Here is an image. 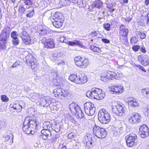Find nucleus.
I'll return each mask as SVG.
<instances>
[{"label":"nucleus","mask_w":149,"mask_h":149,"mask_svg":"<svg viewBox=\"0 0 149 149\" xmlns=\"http://www.w3.org/2000/svg\"><path fill=\"white\" fill-rule=\"evenodd\" d=\"M38 125L36 120H30L26 118L23 123L22 130L25 134H33L38 129Z\"/></svg>","instance_id":"f257e3e1"},{"label":"nucleus","mask_w":149,"mask_h":149,"mask_svg":"<svg viewBox=\"0 0 149 149\" xmlns=\"http://www.w3.org/2000/svg\"><path fill=\"white\" fill-rule=\"evenodd\" d=\"M12 29L9 27L6 26L1 31L0 35V48L4 49L9 37L10 32Z\"/></svg>","instance_id":"f03ea898"},{"label":"nucleus","mask_w":149,"mask_h":149,"mask_svg":"<svg viewBox=\"0 0 149 149\" xmlns=\"http://www.w3.org/2000/svg\"><path fill=\"white\" fill-rule=\"evenodd\" d=\"M68 79L72 82L80 84H84L87 81V77L81 73L71 74Z\"/></svg>","instance_id":"7ed1b4c3"},{"label":"nucleus","mask_w":149,"mask_h":149,"mask_svg":"<svg viewBox=\"0 0 149 149\" xmlns=\"http://www.w3.org/2000/svg\"><path fill=\"white\" fill-rule=\"evenodd\" d=\"M86 95L91 99L97 100H101L105 96L101 90L96 88H92L91 91H88L86 93Z\"/></svg>","instance_id":"20e7f679"},{"label":"nucleus","mask_w":149,"mask_h":149,"mask_svg":"<svg viewBox=\"0 0 149 149\" xmlns=\"http://www.w3.org/2000/svg\"><path fill=\"white\" fill-rule=\"evenodd\" d=\"M69 107L72 113L75 115L77 118L80 119L84 118V113L77 104L72 103L69 105Z\"/></svg>","instance_id":"39448f33"},{"label":"nucleus","mask_w":149,"mask_h":149,"mask_svg":"<svg viewBox=\"0 0 149 149\" xmlns=\"http://www.w3.org/2000/svg\"><path fill=\"white\" fill-rule=\"evenodd\" d=\"M98 119L101 123H108L110 121V115L105 109L100 110L98 112Z\"/></svg>","instance_id":"423d86ee"},{"label":"nucleus","mask_w":149,"mask_h":149,"mask_svg":"<svg viewBox=\"0 0 149 149\" xmlns=\"http://www.w3.org/2000/svg\"><path fill=\"white\" fill-rule=\"evenodd\" d=\"M74 61L75 65L80 68H86L89 65V62L88 58L82 57L80 56L75 57Z\"/></svg>","instance_id":"0eeeda50"},{"label":"nucleus","mask_w":149,"mask_h":149,"mask_svg":"<svg viewBox=\"0 0 149 149\" xmlns=\"http://www.w3.org/2000/svg\"><path fill=\"white\" fill-rule=\"evenodd\" d=\"M111 111L113 113L119 116H122L125 113V108L124 106L117 103L114 105H112Z\"/></svg>","instance_id":"6e6552de"},{"label":"nucleus","mask_w":149,"mask_h":149,"mask_svg":"<svg viewBox=\"0 0 149 149\" xmlns=\"http://www.w3.org/2000/svg\"><path fill=\"white\" fill-rule=\"evenodd\" d=\"M84 108L86 113L89 116L93 115L95 112L96 109L94 105L90 102H87L84 104Z\"/></svg>","instance_id":"1a4fd4ad"},{"label":"nucleus","mask_w":149,"mask_h":149,"mask_svg":"<svg viewBox=\"0 0 149 149\" xmlns=\"http://www.w3.org/2000/svg\"><path fill=\"white\" fill-rule=\"evenodd\" d=\"M93 131L94 134L99 138L105 137L107 134L106 131L104 129L96 126L93 127Z\"/></svg>","instance_id":"9d476101"},{"label":"nucleus","mask_w":149,"mask_h":149,"mask_svg":"<svg viewBox=\"0 0 149 149\" xmlns=\"http://www.w3.org/2000/svg\"><path fill=\"white\" fill-rule=\"evenodd\" d=\"M137 138L136 135L134 133L131 134L126 136L125 139L127 146L129 147L132 146L137 142Z\"/></svg>","instance_id":"9b49d317"},{"label":"nucleus","mask_w":149,"mask_h":149,"mask_svg":"<svg viewBox=\"0 0 149 149\" xmlns=\"http://www.w3.org/2000/svg\"><path fill=\"white\" fill-rule=\"evenodd\" d=\"M122 76V74L118 73L116 74L113 72H111L110 73H107L106 76L101 77L100 80L105 82L106 79H119V78H120Z\"/></svg>","instance_id":"f8f14e48"},{"label":"nucleus","mask_w":149,"mask_h":149,"mask_svg":"<svg viewBox=\"0 0 149 149\" xmlns=\"http://www.w3.org/2000/svg\"><path fill=\"white\" fill-rule=\"evenodd\" d=\"M26 63L29 65H31V68L34 69L37 67V64L36 58L31 54H28L25 57Z\"/></svg>","instance_id":"ddd939ff"},{"label":"nucleus","mask_w":149,"mask_h":149,"mask_svg":"<svg viewBox=\"0 0 149 149\" xmlns=\"http://www.w3.org/2000/svg\"><path fill=\"white\" fill-rule=\"evenodd\" d=\"M19 35L24 44L26 45L31 44V38L26 31L23 30L19 34Z\"/></svg>","instance_id":"4468645a"},{"label":"nucleus","mask_w":149,"mask_h":149,"mask_svg":"<svg viewBox=\"0 0 149 149\" xmlns=\"http://www.w3.org/2000/svg\"><path fill=\"white\" fill-rule=\"evenodd\" d=\"M128 118L130 123L134 124L139 123L141 121V117L138 113H133L129 115Z\"/></svg>","instance_id":"2eb2a0df"},{"label":"nucleus","mask_w":149,"mask_h":149,"mask_svg":"<svg viewBox=\"0 0 149 149\" xmlns=\"http://www.w3.org/2000/svg\"><path fill=\"white\" fill-rule=\"evenodd\" d=\"M139 134L142 138H145L149 135V129L145 124L141 126L139 128Z\"/></svg>","instance_id":"dca6fc26"},{"label":"nucleus","mask_w":149,"mask_h":149,"mask_svg":"<svg viewBox=\"0 0 149 149\" xmlns=\"http://www.w3.org/2000/svg\"><path fill=\"white\" fill-rule=\"evenodd\" d=\"M42 42L44 44V47L47 48H53L55 47L54 40L52 39L46 40L45 38H43Z\"/></svg>","instance_id":"f3484780"},{"label":"nucleus","mask_w":149,"mask_h":149,"mask_svg":"<svg viewBox=\"0 0 149 149\" xmlns=\"http://www.w3.org/2000/svg\"><path fill=\"white\" fill-rule=\"evenodd\" d=\"M139 61L144 66H147L149 65V58L146 54L139 55L138 58Z\"/></svg>","instance_id":"a211bd4d"},{"label":"nucleus","mask_w":149,"mask_h":149,"mask_svg":"<svg viewBox=\"0 0 149 149\" xmlns=\"http://www.w3.org/2000/svg\"><path fill=\"white\" fill-rule=\"evenodd\" d=\"M109 90L115 94H119L123 92V87L121 85H116L111 87Z\"/></svg>","instance_id":"6ab92c4d"},{"label":"nucleus","mask_w":149,"mask_h":149,"mask_svg":"<svg viewBox=\"0 0 149 149\" xmlns=\"http://www.w3.org/2000/svg\"><path fill=\"white\" fill-rule=\"evenodd\" d=\"M4 141L6 142L8 145H11L13 142V136L11 133L9 132L5 134L3 137Z\"/></svg>","instance_id":"aec40b11"},{"label":"nucleus","mask_w":149,"mask_h":149,"mask_svg":"<svg viewBox=\"0 0 149 149\" xmlns=\"http://www.w3.org/2000/svg\"><path fill=\"white\" fill-rule=\"evenodd\" d=\"M18 34L16 31H13L10 34V36L12 39V41L14 45H17L19 44V41L18 38Z\"/></svg>","instance_id":"412c9836"},{"label":"nucleus","mask_w":149,"mask_h":149,"mask_svg":"<svg viewBox=\"0 0 149 149\" xmlns=\"http://www.w3.org/2000/svg\"><path fill=\"white\" fill-rule=\"evenodd\" d=\"M51 131L48 130H42L41 131V132L42 134L41 137L42 139L46 140L49 139V137H50L52 135Z\"/></svg>","instance_id":"4be33fe9"},{"label":"nucleus","mask_w":149,"mask_h":149,"mask_svg":"<svg viewBox=\"0 0 149 149\" xmlns=\"http://www.w3.org/2000/svg\"><path fill=\"white\" fill-rule=\"evenodd\" d=\"M129 31V30L126 28L123 24L121 25L119 28V33L122 36H128Z\"/></svg>","instance_id":"5701e85b"},{"label":"nucleus","mask_w":149,"mask_h":149,"mask_svg":"<svg viewBox=\"0 0 149 149\" xmlns=\"http://www.w3.org/2000/svg\"><path fill=\"white\" fill-rule=\"evenodd\" d=\"M50 103L51 101L50 99L45 96L41 98V101L40 102V104L41 107H47Z\"/></svg>","instance_id":"b1692460"},{"label":"nucleus","mask_w":149,"mask_h":149,"mask_svg":"<svg viewBox=\"0 0 149 149\" xmlns=\"http://www.w3.org/2000/svg\"><path fill=\"white\" fill-rule=\"evenodd\" d=\"M54 21H63V18L62 14L58 12H56L53 16Z\"/></svg>","instance_id":"393cba45"},{"label":"nucleus","mask_w":149,"mask_h":149,"mask_svg":"<svg viewBox=\"0 0 149 149\" xmlns=\"http://www.w3.org/2000/svg\"><path fill=\"white\" fill-rule=\"evenodd\" d=\"M87 140L86 142V147L87 148H89L93 146V141L91 135H89L86 136Z\"/></svg>","instance_id":"a878e982"},{"label":"nucleus","mask_w":149,"mask_h":149,"mask_svg":"<svg viewBox=\"0 0 149 149\" xmlns=\"http://www.w3.org/2000/svg\"><path fill=\"white\" fill-rule=\"evenodd\" d=\"M78 1V0H68L67 1L66 0H61L60 3H61L62 5L65 6L70 5L71 2L74 3H77Z\"/></svg>","instance_id":"bb28decb"},{"label":"nucleus","mask_w":149,"mask_h":149,"mask_svg":"<svg viewBox=\"0 0 149 149\" xmlns=\"http://www.w3.org/2000/svg\"><path fill=\"white\" fill-rule=\"evenodd\" d=\"M12 108L15 110L17 112H20L21 111L22 109L24 107L19 103H15L13 104Z\"/></svg>","instance_id":"cd10ccee"},{"label":"nucleus","mask_w":149,"mask_h":149,"mask_svg":"<svg viewBox=\"0 0 149 149\" xmlns=\"http://www.w3.org/2000/svg\"><path fill=\"white\" fill-rule=\"evenodd\" d=\"M103 3L100 0H97L94 1L92 6L98 8H101L102 6Z\"/></svg>","instance_id":"c85d7f7f"},{"label":"nucleus","mask_w":149,"mask_h":149,"mask_svg":"<svg viewBox=\"0 0 149 149\" xmlns=\"http://www.w3.org/2000/svg\"><path fill=\"white\" fill-rule=\"evenodd\" d=\"M128 103L129 105L134 107H138L139 105V103L135 99H130Z\"/></svg>","instance_id":"c756f323"},{"label":"nucleus","mask_w":149,"mask_h":149,"mask_svg":"<svg viewBox=\"0 0 149 149\" xmlns=\"http://www.w3.org/2000/svg\"><path fill=\"white\" fill-rule=\"evenodd\" d=\"M61 89H55L54 91L53 94L55 97H61Z\"/></svg>","instance_id":"7c9ffc66"},{"label":"nucleus","mask_w":149,"mask_h":149,"mask_svg":"<svg viewBox=\"0 0 149 149\" xmlns=\"http://www.w3.org/2000/svg\"><path fill=\"white\" fill-rule=\"evenodd\" d=\"M43 130H51L52 129L51 124L49 122H45L42 125Z\"/></svg>","instance_id":"2f4dec72"},{"label":"nucleus","mask_w":149,"mask_h":149,"mask_svg":"<svg viewBox=\"0 0 149 149\" xmlns=\"http://www.w3.org/2000/svg\"><path fill=\"white\" fill-rule=\"evenodd\" d=\"M63 21H54L52 22L53 25L56 28H60L63 24Z\"/></svg>","instance_id":"473e14b6"},{"label":"nucleus","mask_w":149,"mask_h":149,"mask_svg":"<svg viewBox=\"0 0 149 149\" xmlns=\"http://www.w3.org/2000/svg\"><path fill=\"white\" fill-rule=\"evenodd\" d=\"M141 92L142 95L146 97L149 95V88H146L142 89Z\"/></svg>","instance_id":"72a5a7b5"},{"label":"nucleus","mask_w":149,"mask_h":149,"mask_svg":"<svg viewBox=\"0 0 149 149\" xmlns=\"http://www.w3.org/2000/svg\"><path fill=\"white\" fill-rule=\"evenodd\" d=\"M62 55V53L61 52L54 53L52 54L53 58L54 60H56L58 58L60 57Z\"/></svg>","instance_id":"f704fd0d"},{"label":"nucleus","mask_w":149,"mask_h":149,"mask_svg":"<svg viewBox=\"0 0 149 149\" xmlns=\"http://www.w3.org/2000/svg\"><path fill=\"white\" fill-rule=\"evenodd\" d=\"M40 94L36 93H31L30 95V97L31 98L34 100H37L39 97Z\"/></svg>","instance_id":"c9c22d12"},{"label":"nucleus","mask_w":149,"mask_h":149,"mask_svg":"<svg viewBox=\"0 0 149 149\" xmlns=\"http://www.w3.org/2000/svg\"><path fill=\"white\" fill-rule=\"evenodd\" d=\"M25 9L23 4L19 5V11L20 13L24 14Z\"/></svg>","instance_id":"e433bc0d"},{"label":"nucleus","mask_w":149,"mask_h":149,"mask_svg":"<svg viewBox=\"0 0 149 149\" xmlns=\"http://www.w3.org/2000/svg\"><path fill=\"white\" fill-rule=\"evenodd\" d=\"M138 41V38L135 36L132 37L130 39V43L132 45L135 44Z\"/></svg>","instance_id":"4c0bfd02"},{"label":"nucleus","mask_w":149,"mask_h":149,"mask_svg":"<svg viewBox=\"0 0 149 149\" xmlns=\"http://www.w3.org/2000/svg\"><path fill=\"white\" fill-rule=\"evenodd\" d=\"M59 137V135L58 134L55 135L54 137H53L51 139H48L49 140V142L50 143H55L57 139Z\"/></svg>","instance_id":"58836bf2"},{"label":"nucleus","mask_w":149,"mask_h":149,"mask_svg":"<svg viewBox=\"0 0 149 149\" xmlns=\"http://www.w3.org/2000/svg\"><path fill=\"white\" fill-rule=\"evenodd\" d=\"M22 1L24 4L26 6H31L33 4V2L31 0H22Z\"/></svg>","instance_id":"ea45409f"},{"label":"nucleus","mask_w":149,"mask_h":149,"mask_svg":"<svg viewBox=\"0 0 149 149\" xmlns=\"http://www.w3.org/2000/svg\"><path fill=\"white\" fill-rule=\"evenodd\" d=\"M69 91L68 90H62V92H61V97H66L68 96L69 94Z\"/></svg>","instance_id":"a19ab883"},{"label":"nucleus","mask_w":149,"mask_h":149,"mask_svg":"<svg viewBox=\"0 0 149 149\" xmlns=\"http://www.w3.org/2000/svg\"><path fill=\"white\" fill-rule=\"evenodd\" d=\"M136 34L139 35L141 39H144L146 37V35L145 33L141 32L140 31H137L136 32Z\"/></svg>","instance_id":"79ce46f5"},{"label":"nucleus","mask_w":149,"mask_h":149,"mask_svg":"<svg viewBox=\"0 0 149 149\" xmlns=\"http://www.w3.org/2000/svg\"><path fill=\"white\" fill-rule=\"evenodd\" d=\"M28 11V13L26 14V17H29L30 18L32 17L34 13V9H33V10L31 11Z\"/></svg>","instance_id":"37998d69"},{"label":"nucleus","mask_w":149,"mask_h":149,"mask_svg":"<svg viewBox=\"0 0 149 149\" xmlns=\"http://www.w3.org/2000/svg\"><path fill=\"white\" fill-rule=\"evenodd\" d=\"M91 49L94 52H95L98 53L100 52V49L98 47H95L94 46H92L91 47Z\"/></svg>","instance_id":"c03bdc74"},{"label":"nucleus","mask_w":149,"mask_h":149,"mask_svg":"<svg viewBox=\"0 0 149 149\" xmlns=\"http://www.w3.org/2000/svg\"><path fill=\"white\" fill-rule=\"evenodd\" d=\"M75 46L76 45L80 47L83 46V43L80 41L78 40H74Z\"/></svg>","instance_id":"a18cd8bd"},{"label":"nucleus","mask_w":149,"mask_h":149,"mask_svg":"<svg viewBox=\"0 0 149 149\" xmlns=\"http://www.w3.org/2000/svg\"><path fill=\"white\" fill-rule=\"evenodd\" d=\"M48 32L46 29H41L39 32L41 36H45L47 34Z\"/></svg>","instance_id":"49530a36"},{"label":"nucleus","mask_w":149,"mask_h":149,"mask_svg":"<svg viewBox=\"0 0 149 149\" xmlns=\"http://www.w3.org/2000/svg\"><path fill=\"white\" fill-rule=\"evenodd\" d=\"M103 27L107 31H109L111 29L110 25L109 23H105L103 24Z\"/></svg>","instance_id":"de8ad7c7"},{"label":"nucleus","mask_w":149,"mask_h":149,"mask_svg":"<svg viewBox=\"0 0 149 149\" xmlns=\"http://www.w3.org/2000/svg\"><path fill=\"white\" fill-rule=\"evenodd\" d=\"M121 124V125L118 127V131L119 132H121L123 130V125H124V122H123Z\"/></svg>","instance_id":"09e8293b"},{"label":"nucleus","mask_w":149,"mask_h":149,"mask_svg":"<svg viewBox=\"0 0 149 149\" xmlns=\"http://www.w3.org/2000/svg\"><path fill=\"white\" fill-rule=\"evenodd\" d=\"M1 98L2 101L3 102H7L9 100L8 98L5 95H2Z\"/></svg>","instance_id":"8fccbe9b"},{"label":"nucleus","mask_w":149,"mask_h":149,"mask_svg":"<svg viewBox=\"0 0 149 149\" xmlns=\"http://www.w3.org/2000/svg\"><path fill=\"white\" fill-rule=\"evenodd\" d=\"M123 19H125V22L129 23L132 19V16L127 17L126 18L122 17L121 18L122 20H123Z\"/></svg>","instance_id":"3c124183"},{"label":"nucleus","mask_w":149,"mask_h":149,"mask_svg":"<svg viewBox=\"0 0 149 149\" xmlns=\"http://www.w3.org/2000/svg\"><path fill=\"white\" fill-rule=\"evenodd\" d=\"M140 47L139 45H133L132 47V49L135 52H137L140 49Z\"/></svg>","instance_id":"603ef678"},{"label":"nucleus","mask_w":149,"mask_h":149,"mask_svg":"<svg viewBox=\"0 0 149 149\" xmlns=\"http://www.w3.org/2000/svg\"><path fill=\"white\" fill-rule=\"evenodd\" d=\"M127 36H122L123 38L122 39H121V38H120V41L123 42H126L127 40Z\"/></svg>","instance_id":"864d4df0"},{"label":"nucleus","mask_w":149,"mask_h":149,"mask_svg":"<svg viewBox=\"0 0 149 149\" xmlns=\"http://www.w3.org/2000/svg\"><path fill=\"white\" fill-rule=\"evenodd\" d=\"M140 50L141 52L143 53H145L146 52L145 47L143 46H142Z\"/></svg>","instance_id":"5fc2aeb1"},{"label":"nucleus","mask_w":149,"mask_h":149,"mask_svg":"<svg viewBox=\"0 0 149 149\" xmlns=\"http://www.w3.org/2000/svg\"><path fill=\"white\" fill-rule=\"evenodd\" d=\"M109 5H108L107 6V8H109L108 11L111 12V13H112L114 11V9L113 8V6H112L111 7H109Z\"/></svg>","instance_id":"6e6d98bb"},{"label":"nucleus","mask_w":149,"mask_h":149,"mask_svg":"<svg viewBox=\"0 0 149 149\" xmlns=\"http://www.w3.org/2000/svg\"><path fill=\"white\" fill-rule=\"evenodd\" d=\"M138 68H139V69H141V70L143 71L144 72H146V70H145V69L143 68V67L141 66L140 65H135Z\"/></svg>","instance_id":"4d7b16f0"},{"label":"nucleus","mask_w":149,"mask_h":149,"mask_svg":"<svg viewBox=\"0 0 149 149\" xmlns=\"http://www.w3.org/2000/svg\"><path fill=\"white\" fill-rule=\"evenodd\" d=\"M1 122V125L2 127L3 126L6 127L7 124V122L5 121H0Z\"/></svg>","instance_id":"13d9d810"},{"label":"nucleus","mask_w":149,"mask_h":149,"mask_svg":"<svg viewBox=\"0 0 149 149\" xmlns=\"http://www.w3.org/2000/svg\"><path fill=\"white\" fill-rule=\"evenodd\" d=\"M20 62L19 61H16L14 64H13L12 65V67L13 68H14L16 67V66L19 65V63Z\"/></svg>","instance_id":"bf43d9fd"},{"label":"nucleus","mask_w":149,"mask_h":149,"mask_svg":"<svg viewBox=\"0 0 149 149\" xmlns=\"http://www.w3.org/2000/svg\"><path fill=\"white\" fill-rule=\"evenodd\" d=\"M68 44L70 46H75L74 40V41H68Z\"/></svg>","instance_id":"052dcab7"},{"label":"nucleus","mask_w":149,"mask_h":149,"mask_svg":"<svg viewBox=\"0 0 149 149\" xmlns=\"http://www.w3.org/2000/svg\"><path fill=\"white\" fill-rule=\"evenodd\" d=\"M102 40L103 42L106 43H109L110 42V41L109 40L105 38H102Z\"/></svg>","instance_id":"680f3d73"},{"label":"nucleus","mask_w":149,"mask_h":149,"mask_svg":"<svg viewBox=\"0 0 149 149\" xmlns=\"http://www.w3.org/2000/svg\"><path fill=\"white\" fill-rule=\"evenodd\" d=\"M74 137V134L73 133H71L69 134L68 135V138L72 139Z\"/></svg>","instance_id":"e2e57ef3"},{"label":"nucleus","mask_w":149,"mask_h":149,"mask_svg":"<svg viewBox=\"0 0 149 149\" xmlns=\"http://www.w3.org/2000/svg\"><path fill=\"white\" fill-rule=\"evenodd\" d=\"M146 111L149 115V105H147V107L145 109Z\"/></svg>","instance_id":"0e129e2a"},{"label":"nucleus","mask_w":149,"mask_h":149,"mask_svg":"<svg viewBox=\"0 0 149 149\" xmlns=\"http://www.w3.org/2000/svg\"><path fill=\"white\" fill-rule=\"evenodd\" d=\"M57 127H55V131L56 132H58V131H59L60 130V127L59 125H58Z\"/></svg>","instance_id":"69168bd1"},{"label":"nucleus","mask_w":149,"mask_h":149,"mask_svg":"<svg viewBox=\"0 0 149 149\" xmlns=\"http://www.w3.org/2000/svg\"><path fill=\"white\" fill-rule=\"evenodd\" d=\"M65 37H61L60 39V40L61 42H64V41L65 40Z\"/></svg>","instance_id":"338daca9"},{"label":"nucleus","mask_w":149,"mask_h":149,"mask_svg":"<svg viewBox=\"0 0 149 149\" xmlns=\"http://www.w3.org/2000/svg\"><path fill=\"white\" fill-rule=\"evenodd\" d=\"M92 33L93 34V36H96L97 35V33L96 31H93L92 32Z\"/></svg>","instance_id":"774afa93"}]
</instances>
